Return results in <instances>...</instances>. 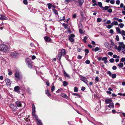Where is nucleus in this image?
Wrapping results in <instances>:
<instances>
[{"label": "nucleus", "instance_id": "obj_55", "mask_svg": "<svg viewBox=\"0 0 125 125\" xmlns=\"http://www.w3.org/2000/svg\"><path fill=\"white\" fill-rule=\"evenodd\" d=\"M124 4H123L122 3H121L120 4V7H118V8H122L123 7H124Z\"/></svg>", "mask_w": 125, "mask_h": 125}, {"label": "nucleus", "instance_id": "obj_45", "mask_svg": "<svg viewBox=\"0 0 125 125\" xmlns=\"http://www.w3.org/2000/svg\"><path fill=\"white\" fill-rule=\"evenodd\" d=\"M124 26V24L122 23H120L119 25V26L121 28H122Z\"/></svg>", "mask_w": 125, "mask_h": 125}, {"label": "nucleus", "instance_id": "obj_59", "mask_svg": "<svg viewBox=\"0 0 125 125\" xmlns=\"http://www.w3.org/2000/svg\"><path fill=\"white\" fill-rule=\"evenodd\" d=\"M85 52L87 54L89 52V51L88 49H86L85 50Z\"/></svg>", "mask_w": 125, "mask_h": 125}, {"label": "nucleus", "instance_id": "obj_58", "mask_svg": "<svg viewBox=\"0 0 125 125\" xmlns=\"http://www.w3.org/2000/svg\"><path fill=\"white\" fill-rule=\"evenodd\" d=\"M111 23V21L110 20H108L106 22L104 23V24L105 23H106V24H109L110 23Z\"/></svg>", "mask_w": 125, "mask_h": 125}, {"label": "nucleus", "instance_id": "obj_61", "mask_svg": "<svg viewBox=\"0 0 125 125\" xmlns=\"http://www.w3.org/2000/svg\"><path fill=\"white\" fill-rule=\"evenodd\" d=\"M85 89V87L84 86H83L81 89V90L83 91H84Z\"/></svg>", "mask_w": 125, "mask_h": 125}, {"label": "nucleus", "instance_id": "obj_32", "mask_svg": "<svg viewBox=\"0 0 125 125\" xmlns=\"http://www.w3.org/2000/svg\"><path fill=\"white\" fill-rule=\"evenodd\" d=\"M87 37L86 36H84L83 40V41L85 43H86L87 42L86 41V40L87 39Z\"/></svg>", "mask_w": 125, "mask_h": 125}, {"label": "nucleus", "instance_id": "obj_7", "mask_svg": "<svg viewBox=\"0 0 125 125\" xmlns=\"http://www.w3.org/2000/svg\"><path fill=\"white\" fill-rule=\"evenodd\" d=\"M107 74H108L110 76H111V77L113 78H115L116 76V75L115 74H112L111 73V72L109 71H107Z\"/></svg>", "mask_w": 125, "mask_h": 125}, {"label": "nucleus", "instance_id": "obj_3", "mask_svg": "<svg viewBox=\"0 0 125 125\" xmlns=\"http://www.w3.org/2000/svg\"><path fill=\"white\" fill-rule=\"evenodd\" d=\"M98 6L101 8L102 9V10H107L108 9L110 8L109 6H105L104 7L102 6V3L101 2H98Z\"/></svg>", "mask_w": 125, "mask_h": 125}, {"label": "nucleus", "instance_id": "obj_18", "mask_svg": "<svg viewBox=\"0 0 125 125\" xmlns=\"http://www.w3.org/2000/svg\"><path fill=\"white\" fill-rule=\"evenodd\" d=\"M78 27L79 28H82V24H81V26L80 25ZM79 32L80 33L82 34H83L84 33V32H83V31L82 29L80 28H79Z\"/></svg>", "mask_w": 125, "mask_h": 125}, {"label": "nucleus", "instance_id": "obj_6", "mask_svg": "<svg viewBox=\"0 0 125 125\" xmlns=\"http://www.w3.org/2000/svg\"><path fill=\"white\" fill-rule=\"evenodd\" d=\"M10 55L14 58H16L19 56V54L18 52L16 51L11 52L10 53Z\"/></svg>", "mask_w": 125, "mask_h": 125}, {"label": "nucleus", "instance_id": "obj_30", "mask_svg": "<svg viewBox=\"0 0 125 125\" xmlns=\"http://www.w3.org/2000/svg\"><path fill=\"white\" fill-rule=\"evenodd\" d=\"M64 76H66V77H68V78L70 77V76H69V75L68 74L66 73V72L65 71H64Z\"/></svg>", "mask_w": 125, "mask_h": 125}, {"label": "nucleus", "instance_id": "obj_20", "mask_svg": "<svg viewBox=\"0 0 125 125\" xmlns=\"http://www.w3.org/2000/svg\"><path fill=\"white\" fill-rule=\"evenodd\" d=\"M108 107L110 108H114V103L111 102L109 104V105L108 106Z\"/></svg>", "mask_w": 125, "mask_h": 125}, {"label": "nucleus", "instance_id": "obj_31", "mask_svg": "<svg viewBox=\"0 0 125 125\" xmlns=\"http://www.w3.org/2000/svg\"><path fill=\"white\" fill-rule=\"evenodd\" d=\"M62 25L65 29H66L68 28V25L67 24L64 23L62 24Z\"/></svg>", "mask_w": 125, "mask_h": 125}, {"label": "nucleus", "instance_id": "obj_41", "mask_svg": "<svg viewBox=\"0 0 125 125\" xmlns=\"http://www.w3.org/2000/svg\"><path fill=\"white\" fill-rule=\"evenodd\" d=\"M107 10V12L110 13H111L112 12V10L111 9H108Z\"/></svg>", "mask_w": 125, "mask_h": 125}, {"label": "nucleus", "instance_id": "obj_29", "mask_svg": "<svg viewBox=\"0 0 125 125\" xmlns=\"http://www.w3.org/2000/svg\"><path fill=\"white\" fill-rule=\"evenodd\" d=\"M72 95L74 96H76L79 98H80L81 97V96L77 93H73Z\"/></svg>", "mask_w": 125, "mask_h": 125}, {"label": "nucleus", "instance_id": "obj_23", "mask_svg": "<svg viewBox=\"0 0 125 125\" xmlns=\"http://www.w3.org/2000/svg\"><path fill=\"white\" fill-rule=\"evenodd\" d=\"M61 53L62 55H65L66 54V52L65 50L64 49H62L61 50Z\"/></svg>", "mask_w": 125, "mask_h": 125}, {"label": "nucleus", "instance_id": "obj_22", "mask_svg": "<svg viewBox=\"0 0 125 125\" xmlns=\"http://www.w3.org/2000/svg\"><path fill=\"white\" fill-rule=\"evenodd\" d=\"M45 94L49 97L50 96H51V94L50 93L48 90H46L45 91Z\"/></svg>", "mask_w": 125, "mask_h": 125}, {"label": "nucleus", "instance_id": "obj_4", "mask_svg": "<svg viewBox=\"0 0 125 125\" xmlns=\"http://www.w3.org/2000/svg\"><path fill=\"white\" fill-rule=\"evenodd\" d=\"M118 43L119 45L117 49L118 51L119 52L121 50L122 48L124 49H125V45L123 44V42H119Z\"/></svg>", "mask_w": 125, "mask_h": 125}, {"label": "nucleus", "instance_id": "obj_48", "mask_svg": "<svg viewBox=\"0 0 125 125\" xmlns=\"http://www.w3.org/2000/svg\"><path fill=\"white\" fill-rule=\"evenodd\" d=\"M110 2L112 4H114L115 3V2L114 0H111L110 1Z\"/></svg>", "mask_w": 125, "mask_h": 125}, {"label": "nucleus", "instance_id": "obj_14", "mask_svg": "<svg viewBox=\"0 0 125 125\" xmlns=\"http://www.w3.org/2000/svg\"><path fill=\"white\" fill-rule=\"evenodd\" d=\"M15 104L17 106L19 107H21V102L18 101L15 102Z\"/></svg>", "mask_w": 125, "mask_h": 125}, {"label": "nucleus", "instance_id": "obj_26", "mask_svg": "<svg viewBox=\"0 0 125 125\" xmlns=\"http://www.w3.org/2000/svg\"><path fill=\"white\" fill-rule=\"evenodd\" d=\"M78 1L79 5L80 6H82L83 3V0H78Z\"/></svg>", "mask_w": 125, "mask_h": 125}, {"label": "nucleus", "instance_id": "obj_33", "mask_svg": "<svg viewBox=\"0 0 125 125\" xmlns=\"http://www.w3.org/2000/svg\"><path fill=\"white\" fill-rule=\"evenodd\" d=\"M52 10L55 14H58V12L57 10L55 9H52Z\"/></svg>", "mask_w": 125, "mask_h": 125}, {"label": "nucleus", "instance_id": "obj_43", "mask_svg": "<svg viewBox=\"0 0 125 125\" xmlns=\"http://www.w3.org/2000/svg\"><path fill=\"white\" fill-rule=\"evenodd\" d=\"M102 20V19L100 18H98L97 19V21L98 22H100Z\"/></svg>", "mask_w": 125, "mask_h": 125}, {"label": "nucleus", "instance_id": "obj_21", "mask_svg": "<svg viewBox=\"0 0 125 125\" xmlns=\"http://www.w3.org/2000/svg\"><path fill=\"white\" fill-rule=\"evenodd\" d=\"M33 116V118L35 119L36 120V121L38 120V116L35 114H32Z\"/></svg>", "mask_w": 125, "mask_h": 125}, {"label": "nucleus", "instance_id": "obj_46", "mask_svg": "<svg viewBox=\"0 0 125 125\" xmlns=\"http://www.w3.org/2000/svg\"><path fill=\"white\" fill-rule=\"evenodd\" d=\"M118 95H122L124 96H125V93L122 94V93H119L118 94Z\"/></svg>", "mask_w": 125, "mask_h": 125}, {"label": "nucleus", "instance_id": "obj_51", "mask_svg": "<svg viewBox=\"0 0 125 125\" xmlns=\"http://www.w3.org/2000/svg\"><path fill=\"white\" fill-rule=\"evenodd\" d=\"M57 55L58 56H60V57H61L62 56V55L61 52H59L58 53Z\"/></svg>", "mask_w": 125, "mask_h": 125}, {"label": "nucleus", "instance_id": "obj_1", "mask_svg": "<svg viewBox=\"0 0 125 125\" xmlns=\"http://www.w3.org/2000/svg\"><path fill=\"white\" fill-rule=\"evenodd\" d=\"M22 77L21 73L18 71L16 72L15 74L14 79L16 81L21 80Z\"/></svg>", "mask_w": 125, "mask_h": 125}, {"label": "nucleus", "instance_id": "obj_38", "mask_svg": "<svg viewBox=\"0 0 125 125\" xmlns=\"http://www.w3.org/2000/svg\"><path fill=\"white\" fill-rule=\"evenodd\" d=\"M63 84L64 86H66L68 85V83L66 81H64L63 82Z\"/></svg>", "mask_w": 125, "mask_h": 125}, {"label": "nucleus", "instance_id": "obj_24", "mask_svg": "<svg viewBox=\"0 0 125 125\" xmlns=\"http://www.w3.org/2000/svg\"><path fill=\"white\" fill-rule=\"evenodd\" d=\"M37 123L38 125H42L41 121L40 120H37Z\"/></svg>", "mask_w": 125, "mask_h": 125}, {"label": "nucleus", "instance_id": "obj_40", "mask_svg": "<svg viewBox=\"0 0 125 125\" xmlns=\"http://www.w3.org/2000/svg\"><path fill=\"white\" fill-rule=\"evenodd\" d=\"M55 89V87L54 85H53L52 86L51 89V91L52 92Z\"/></svg>", "mask_w": 125, "mask_h": 125}, {"label": "nucleus", "instance_id": "obj_52", "mask_svg": "<svg viewBox=\"0 0 125 125\" xmlns=\"http://www.w3.org/2000/svg\"><path fill=\"white\" fill-rule=\"evenodd\" d=\"M116 3L117 5H119L120 2V1L119 0H117L116 1Z\"/></svg>", "mask_w": 125, "mask_h": 125}, {"label": "nucleus", "instance_id": "obj_17", "mask_svg": "<svg viewBox=\"0 0 125 125\" xmlns=\"http://www.w3.org/2000/svg\"><path fill=\"white\" fill-rule=\"evenodd\" d=\"M107 58V57H104L102 58V60L104 61V63L105 64L107 63L108 62Z\"/></svg>", "mask_w": 125, "mask_h": 125}, {"label": "nucleus", "instance_id": "obj_13", "mask_svg": "<svg viewBox=\"0 0 125 125\" xmlns=\"http://www.w3.org/2000/svg\"><path fill=\"white\" fill-rule=\"evenodd\" d=\"M81 80L86 84H87V83L88 81L87 79L86 78L84 77L83 76L81 77Z\"/></svg>", "mask_w": 125, "mask_h": 125}, {"label": "nucleus", "instance_id": "obj_54", "mask_svg": "<svg viewBox=\"0 0 125 125\" xmlns=\"http://www.w3.org/2000/svg\"><path fill=\"white\" fill-rule=\"evenodd\" d=\"M112 26L113 25H112L111 24V25H108L107 27V28L108 29H110L111 28Z\"/></svg>", "mask_w": 125, "mask_h": 125}, {"label": "nucleus", "instance_id": "obj_2", "mask_svg": "<svg viewBox=\"0 0 125 125\" xmlns=\"http://www.w3.org/2000/svg\"><path fill=\"white\" fill-rule=\"evenodd\" d=\"M8 50L7 46L4 44H1L0 45V51L3 52H6Z\"/></svg>", "mask_w": 125, "mask_h": 125}, {"label": "nucleus", "instance_id": "obj_16", "mask_svg": "<svg viewBox=\"0 0 125 125\" xmlns=\"http://www.w3.org/2000/svg\"><path fill=\"white\" fill-rule=\"evenodd\" d=\"M0 20H7L8 19V18L2 15H0Z\"/></svg>", "mask_w": 125, "mask_h": 125}, {"label": "nucleus", "instance_id": "obj_36", "mask_svg": "<svg viewBox=\"0 0 125 125\" xmlns=\"http://www.w3.org/2000/svg\"><path fill=\"white\" fill-rule=\"evenodd\" d=\"M78 88L77 87H75L74 88V91L75 92H77L78 91Z\"/></svg>", "mask_w": 125, "mask_h": 125}, {"label": "nucleus", "instance_id": "obj_56", "mask_svg": "<svg viewBox=\"0 0 125 125\" xmlns=\"http://www.w3.org/2000/svg\"><path fill=\"white\" fill-rule=\"evenodd\" d=\"M108 54L109 55L111 56H112L113 54V52H108Z\"/></svg>", "mask_w": 125, "mask_h": 125}, {"label": "nucleus", "instance_id": "obj_5", "mask_svg": "<svg viewBox=\"0 0 125 125\" xmlns=\"http://www.w3.org/2000/svg\"><path fill=\"white\" fill-rule=\"evenodd\" d=\"M26 64L28 67L30 68H31L32 67V63L31 60L29 58H27L26 59Z\"/></svg>", "mask_w": 125, "mask_h": 125}, {"label": "nucleus", "instance_id": "obj_44", "mask_svg": "<svg viewBox=\"0 0 125 125\" xmlns=\"http://www.w3.org/2000/svg\"><path fill=\"white\" fill-rule=\"evenodd\" d=\"M24 3L25 4L27 5V0H23V1Z\"/></svg>", "mask_w": 125, "mask_h": 125}, {"label": "nucleus", "instance_id": "obj_11", "mask_svg": "<svg viewBox=\"0 0 125 125\" xmlns=\"http://www.w3.org/2000/svg\"><path fill=\"white\" fill-rule=\"evenodd\" d=\"M44 39L46 41L48 42H50L51 41V38L47 36H45L44 37Z\"/></svg>", "mask_w": 125, "mask_h": 125}, {"label": "nucleus", "instance_id": "obj_47", "mask_svg": "<svg viewBox=\"0 0 125 125\" xmlns=\"http://www.w3.org/2000/svg\"><path fill=\"white\" fill-rule=\"evenodd\" d=\"M109 61L110 62L113 63L114 62V60L113 58H111L110 59Z\"/></svg>", "mask_w": 125, "mask_h": 125}, {"label": "nucleus", "instance_id": "obj_34", "mask_svg": "<svg viewBox=\"0 0 125 125\" xmlns=\"http://www.w3.org/2000/svg\"><path fill=\"white\" fill-rule=\"evenodd\" d=\"M48 7L49 9H50L52 7V4L50 3H48L47 4Z\"/></svg>", "mask_w": 125, "mask_h": 125}, {"label": "nucleus", "instance_id": "obj_50", "mask_svg": "<svg viewBox=\"0 0 125 125\" xmlns=\"http://www.w3.org/2000/svg\"><path fill=\"white\" fill-rule=\"evenodd\" d=\"M85 62L87 64H89L90 63V62L89 60H87L85 61Z\"/></svg>", "mask_w": 125, "mask_h": 125}, {"label": "nucleus", "instance_id": "obj_60", "mask_svg": "<svg viewBox=\"0 0 125 125\" xmlns=\"http://www.w3.org/2000/svg\"><path fill=\"white\" fill-rule=\"evenodd\" d=\"M121 61L122 62L125 61V58H122L121 59Z\"/></svg>", "mask_w": 125, "mask_h": 125}, {"label": "nucleus", "instance_id": "obj_27", "mask_svg": "<svg viewBox=\"0 0 125 125\" xmlns=\"http://www.w3.org/2000/svg\"><path fill=\"white\" fill-rule=\"evenodd\" d=\"M111 24L113 25H117L118 24V23L117 21H114L111 23Z\"/></svg>", "mask_w": 125, "mask_h": 125}, {"label": "nucleus", "instance_id": "obj_35", "mask_svg": "<svg viewBox=\"0 0 125 125\" xmlns=\"http://www.w3.org/2000/svg\"><path fill=\"white\" fill-rule=\"evenodd\" d=\"M118 66L120 67H122L123 66V63H121L118 64Z\"/></svg>", "mask_w": 125, "mask_h": 125}, {"label": "nucleus", "instance_id": "obj_15", "mask_svg": "<svg viewBox=\"0 0 125 125\" xmlns=\"http://www.w3.org/2000/svg\"><path fill=\"white\" fill-rule=\"evenodd\" d=\"M14 90L15 92H16L18 93H19V91L20 90V87L19 86H17L14 87Z\"/></svg>", "mask_w": 125, "mask_h": 125}, {"label": "nucleus", "instance_id": "obj_28", "mask_svg": "<svg viewBox=\"0 0 125 125\" xmlns=\"http://www.w3.org/2000/svg\"><path fill=\"white\" fill-rule=\"evenodd\" d=\"M93 51L96 52L99 50V48L97 47H96L95 48H93L92 49Z\"/></svg>", "mask_w": 125, "mask_h": 125}, {"label": "nucleus", "instance_id": "obj_10", "mask_svg": "<svg viewBox=\"0 0 125 125\" xmlns=\"http://www.w3.org/2000/svg\"><path fill=\"white\" fill-rule=\"evenodd\" d=\"M5 81L7 85H8L9 86H10L12 82L8 78H7L6 79Z\"/></svg>", "mask_w": 125, "mask_h": 125}, {"label": "nucleus", "instance_id": "obj_49", "mask_svg": "<svg viewBox=\"0 0 125 125\" xmlns=\"http://www.w3.org/2000/svg\"><path fill=\"white\" fill-rule=\"evenodd\" d=\"M27 92L30 93H31V91L30 90V89L29 88H28L27 89Z\"/></svg>", "mask_w": 125, "mask_h": 125}, {"label": "nucleus", "instance_id": "obj_12", "mask_svg": "<svg viewBox=\"0 0 125 125\" xmlns=\"http://www.w3.org/2000/svg\"><path fill=\"white\" fill-rule=\"evenodd\" d=\"M112 101V100L111 99H106L105 100V102L106 104H110Z\"/></svg>", "mask_w": 125, "mask_h": 125}, {"label": "nucleus", "instance_id": "obj_53", "mask_svg": "<svg viewBox=\"0 0 125 125\" xmlns=\"http://www.w3.org/2000/svg\"><path fill=\"white\" fill-rule=\"evenodd\" d=\"M117 69V67L115 66H113V67H112V69L114 70H116Z\"/></svg>", "mask_w": 125, "mask_h": 125}, {"label": "nucleus", "instance_id": "obj_64", "mask_svg": "<svg viewBox=\"0 0 125 125\" xmlns=\"http://www.w3.org/2000/svg\"><path fill=\"white\" fill-rule=\"evenodd\" d=\"M82 58V57L81 56L79 55H78V57H77V58L78 59H81Z\"/></svg>", "mask_w": 125, "mask_h": 125}, {"label": "nucleus", "instance_id": "obj_9", "mask_svg": "<svg viewBox=\"0 0 125 125\" xmlns=\"http://www.w3.org/2000/svg\"><path fill=\"white\" fill-rule=\"evenodd\" d=\"M10 107L11 108L13 111H15L17 109V106L13 104H11L10 105Z\"/></svg>", "mask_w": 125, "mask_h": 125}, {"label": "nucleus", "instance_id": "obj_39", "mask_svg": "<svg viewBox=\"0 0 125 125\" xmlns=\"http://www.w3.org/2000/svg\"><path fill=\"white\" fill-rule=\"evenodd\" d=\"M121 34L122 36H125V31L124 30H122L121 31Z\"/></svg>", "mask_w": 125, "mask_h": 125}, {"label": "nucleus", "instance_id": "obj_63", "mask_svg": "<svg viewBox=\"0 0 125 125\" xmlns=\"http://www.w3.org/2000/svg\"><path fill=\"white\" fill-rule=\"evenodd\" d=\"M95 80L97 82L99 81V78L97 77H96L95 78Z\"/></svg>", "mask_w": 125, "mask_h": 125}, {"label": "nucleus", "instance_id": "obj_25", "mask_svg": "<svg viewBox=\"0 0 125 125\" xmlns=\"http://www.w3.org/2000/svg\"><path fill=\"white\" fill-rule=\"evenodd\" d=\"M116 31L118 33H121V31L120 29L118 27H116Z\"/></svg>", "mask_w": 125, "mask_h": 125}, {"label": "nucleus", "instance_id": "obj_42", "mask_svg": "<svg viewBox=\"0 0 125 125\" xmlns=\"http://www.w3.org/2000/svg\"><path fill=\"white\" fill-rule=\"evenodd\" d=\"M113 57L114 58H119V56H117V55L115 54L114 55H113Z\"/></svg>", "mask_w": 125, "mask_h": 125}, {"label": "nucleus", "instance_id": "obj_19", "mask_svg": "<svg viewBox=\"0 0 125 125\" xmlns=\"http://www.w3.org/2000/svg\"><path fill=\"white\" fill-rule=\"evenodd\" d=\"M32 114L35 113V108L34 104H33L32 105Z\"/></svg>", "mask_w": 125, "mask_h": 125}, {"label": "nucleus", "instance_id": "obj_37", "mask_svg": "<svg viewBox=\"0 0 125 125\" xmlns=\"http://www.w3.org/2000/svg\"><path fill=\"white\" fill-rule=\"evenodd\" d=\"M80 14L82 18V19H83L84 18V15H83V12L82 11H80Z\"/></svg>", "mask_w": 125, "mask_h": 125}, {"label": "nucleus", "instance_id": "obj_62", "mask_svg": "<svg viewBox=\"0 0 125 125\" xmlns=\"http://www.w3.org/2000/svg\"><path fill=\"white\" fill-rule=\"evenodd\" d=\"M66 95V94H65L62 93L60 95L61 96L64 97Z\"/></svg>", "mask_w": 125, "mask_h": 125}, {"label": "nucleus", "instance_id": "obj_57", "mask_svg": "<svg viewBox=\"0 0 125 125\" xmlns=\"http://www.w3.org/2000/svg\"><path fill=\"white\" fill-rule=\"evenodd\" d=\"M116 38L117 41H118L119 40V36L118 35H116Z\"/></svg>", "mask_w": 125, "mask_h": 125}, {"label": "nucleus", "instance_id": "obj_8", "mask_svg": "<svg viewBox=\"0 0 125 125\" xmlns=\"http://www.w3.org/2000/svg\"><path fill=\"white\" fill-rule=\"evenodd\" d=\"M75 35L73 34H71L69 36V40L71 42H73L74 41L73 38L75 37Z\"/></svg>", "mask_w": 125, "mask_h": 125}]
</instances>
